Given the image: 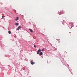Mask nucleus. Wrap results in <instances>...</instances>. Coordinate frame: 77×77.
Listing matches in <instances>:
<instances>
[{"mask_svg": "<svg viewBox=\"0 0 77 77\" xmlns=\"http://www.w3.org/2000/svg\"><path fill=\"white\" fill-rule=\"evenodd\" d=\"M40 51H41V49H39L37 51V54H39V52H40Z\"/></svg>", "mask_w": 77, "mask_h": 77, "instance_id": "f03ea898", "label": "nucleus"}, {"mask_svg": "<svg viewBox=\"0 0 77 77\" xmlns=\"http://www.w3.org/2000/svg\"><path fill=\"white\" fill-rule=\"evenodd\" d=\"M29 30L31 32H33V30L31 29H29Z\"/></svg>", "mask_w": 77, "mask_h": 77, "instance_id": "39448f33", "label": "nucleus"}, {"mask_svg": "<svg viewBox=\"0 0 77 77\" xmlns=\"http://www.w3.org/2000/svg\"><path fill=\"white\" fill-rule=\"evenodd\" d=\"M18 24H19L18 23H15V25L16 26H18Z\"/></svg>", "mask_w": 77, "mask_h": 77, "instance_id": "6e6552de", "label": "nucleus"}, {"mask_svg": "<svg viewBox=\"0 0 77 77\" xmlns=\"http://www.w3.org/2000/svg\"><path fill=\"white\" fill-rule=\"evenodd\" d=\"M34 47H35V48H36V46L35 45L34 46Z\"/></svg>", "mask_w": 77, "mask_h": 77, "instance_id": "f8f14e48", "label": "nucleus"}, {"mask_svg": "<svg viewBox=\"0 0 77 77\" xmlns=\"http://www.w3.org/2000/svg\"><path fill=\"white\" fill-rule=\"evenodd\" d=\"M59 41H60V39H59Z\"/></svg>", "mask_w": 77, "mask_h": 77, "instance_id": "ddd939ff", "label": "nucleus"}, {"mask_svg": "<svg viewBox=\"0 0 77 77\" xmlns=\"http://www.w3.org/2000/svg\"><path fill=\"white\" fill-rule=\"evenodd\" d=\"M22 27L21 26H19L17 29V30H20V29H21Z\"/></svg>", "mask_w": 77, "mask_h": 77, "instance_id": "7ed1b4c3", "label": "nucleus"}, {"mask_svg": "<svg viewBox=\"0 0 77 77\" xmlns=\"http://www.w3.org/2000/svg\"><path fill=\"white\" fill-rule=\"evenodd\" d=\"M69 24L70 26H71V27H73L74 26V24H73V23H69Z\"/></svg>", "mask_w": 77, "mask_h": 77, "instance_id": "f257e3e1", "label": "nucleus"}, {"mask_svg": "<svg viewBox=\"0 0 77 77\" xmlns=\"http://www.w3.org/2000/svg\"><path fill=\"white\" fill-rule=\"evenodd\" d=\"M17 19H15L16 21H17V20H19L18 17H17Z\"/></svg>", "mask_w": 77, "mask_h": 77, "instance_id": "423d86ee", "label": "nucleus"}, {"mask_svg": "<svg viewBox=\"0 0 77 77\" xmlns=\"http://www.w3.org/2000/svg\"><path fill=\"white\" fill-rule=\"evenodd\" d=\"M43 54L42 53V52H40V55H42Z\"/></svg>", "mask_w": 77, "mask_h": 77, "instance_id": "0eeeda50", "label": "nucleus"}, {"mask_svg": "<svg viewBox=\"0 0 77 77\" xmlns=\"http://www.w3.org/2000/svg\"><path fill=\"white\" fill-rule=\"evenodd\" d=\"M44 51V49L43 48L42 50V51Z\"/></svg>", "mask_w": 77, "mask_h": 77, "instance_id": "9d476101", "label": "nucleus"}, {"mask_svg": "<svg viewBox=\"0 0 77 77\" xmlns=\"http://www.w3.org/2000/svg\"><path fill=\"white\" fill-rule=\"evenodd\" d=\"M5 18V16H3L2 17V19H3V18Z\"/></svg>", "mask_w": 77, "mask_h": 77, "instance_id": "9b49d317", "label": "nucleus"}, {"mask_svg": "<svg viewBox=\"0 0 77 77\" xmlns=\"http://www.w3.org/2000/svg\"><path fill=\"white\" fill-rule=\"evenodd\" d=\"M31 64H32V65H33L34 64H35V63L33 62V61H31Z\"/></svg>", "mask_w": 77, "mask_h": 77, "instance_id": "20e7f679", "label": "nucleus"}, {"mask_svg": "<svg viewBox=\"0 0 77 77\" xmlns=\"http://www.w3.org/2000/svg\"><path fill=\"white\" fill-rule=\"evenodd\" d=\"M8 33L9 34H11V31H8Z\"/></svg>", "mask_w": 77, "mask_h": 77, "instance_id": "1a4fd4ad", "label": "nucleus"}]
</instances>
